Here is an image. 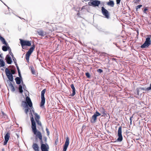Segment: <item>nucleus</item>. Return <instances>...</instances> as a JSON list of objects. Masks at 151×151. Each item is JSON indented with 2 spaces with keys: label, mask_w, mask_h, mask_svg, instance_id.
Here are the masks:
<instances>
[{
  "label": "nucleus",
  "mask_w": 151,
  "mask_h": 151,
  "mask_svg": "<svg viewBox=\"0 0 151 151\" xmlns=\"http://www.w3.org/2000/svg\"><path fill=\"white\" fill-rule=\"evenodd\" d=\"M133 117V116H130V118H129L130 121H131V122L132 121V118Z\"/></svg>",
  "instance_id": "obj_46"
},
{
  "label": "nucleus",
  "mask_w": 151,
  "mask_h": 151,
  "mask_svg": "<svg viewBox=\"0 0 151 151\" xmlns=\"http://www.w3.org/2000/svg\"><path fill=\"white\" fill-rule=\"evenodd\" d=\"M18 75L19 76V78H22V77L21 76V73L20 71H19V72H18Z\"/></svg>",
  "instance_id": "obj_40"
},
{
  "label": "nucleus",
  "mask_w": 151,
  "mask_h": 151,
  "mask_svg": "<svg viewBox=\"0 0 151 151\" xmlns=\"http://www.w3.org/2000/svg\"><path fill=\"white\" fill-rule=\"evenodd\" d=\"M107 4L111 7H113L114 6V3L113 1L109 0L107 3Z\"/></svg>",
  "instance_id": "obj_23"
},
{
  "label": "nucleus",
  "mask_w": 151,
  "mask_h": 151,
  "mask_svg": "<svg viewBox=\"0 0 151 151\" xmlns=\"http://www.w3.org/2000/svg\"><path fill=\"white\" fill-rule=\"evenodd\" d=\"M32 147L35 151H39V147L38 145L36 143H33Z\"/></svg>",
  "instance_id": "obj_16"
},
{
  "label": "nucleus",
  "mask_w": 151,
  "mask_h": 151,
  "mask_svg": "<svg viewBox=\"0 0 151 151\" xmlns=\"http://www.w3.org/2000/svg\"><path fill=\"white\" fill-rule=\"evenodd\" d=\"M132 124V122L130 121V124L131 125Z\"/></svg>",
  "instance_id": "obj_53"
},
{
  "label": "nucleus",
  "mask_w": 151,
  "mask_h": 151,
  "mask_svg": "<svg viewBox=\"0 0 151 151\" xmlns=\"http://www.w3.org/2000/svg\"><path fill=\"white\" fill-rule=\"evenodd\" d=\"M101 114L97 111H96V112L92 116L91 119V122L92 123H94L96 122L97 116L101 115Z\"/></svg>",
  "instance_id": "obj_12"
},
{
  "label": "nucleus",
  "mask_w": 151,
  "mask_h": 151,
  "mask_svg": "<svg viewBox=\"0 0 151 151\" xmlns=\"http://www.w3.org/2000/svg\"><path fill=\"white\" fill-rule=\"evenodd\" d=\"M5 65V63L3 60L0 59V67H3Z\"/></svg>",
  "instance_id": "obj_26"
},
{
  "label": "nucleus",
  "mask_w": 151,
  "mask_h": 151,
  "mask_svg": "<svg viewBox=\"0 0 151 151\" xmlns=\"http://www.w3.org/2000/svg\"><path fill=\"white\" fill-rule=\"evenodd\" d=\"M151 90V83L150 84V86L149 87L147 88H144L143 87H139L137 88L136 90L137 92V94L139 96V92L141 90H143L145 91H148Z\"/></svg>",
  "instance_id": "obj_11"
},
{
  "label": "nucleus",
  "mask_w": 151,
  "mask_h": 151,
  "mask_svg": "<svg viewBox=\"0 0 151 151\" xmlns=\"http://www.w3.org/2000/svg\"><path fill=\"white\" fill-rule=\"evenodd\" d=\"M1 113H2V115L3 116H5V115H6L5 114V113H4V112L3 111H1Z\"/></svg>",
  "instance_id": "obj_48"
},
{
  "label": "nucleus",
  "mask_w": 151,
  "mask_h": 151,
  "mask_svg": "<svg viewBox=\"0 0 151 151\" xmlns=\"http://www.w3.org/2000/svg\"><path fill=\"white\" fill-rule=\"evenodd\" d=\"M4 45L2 46V50L3 51L6 52L10 49L8 44Z\"/></svg>",
  "instance_id": "obj_17"
},
{
  "label": "nucleus",
  "mask_w": 151,
  "mask_h": 151,
  "mask_svg": "<svg viewBox=\"0 0 151 151\" xmlns=\"http://www.w3.org/2000/svg\"><path fill=\"white\" fill-rule=\"evenodd\" d=\"M121 0H116V4H120Z\"/></svg>",
  "instance_id": "obj_44"
},
{
  "label": "nucleus",
  "mask_w": 151,
  "mask_h": 151,
  "mask_svg": "<svg viewBox=\"0 0 151 151\" xmlns=\"http://www.w3.org/2000/svg\"><path fill=\"white\" fill-rule=\"evenodd\" d=\"M6 74L9 81L12 82L13 81V75L15 74L16 72V69H12L10 71L7 68H6L5 70Z\"/></svg>",
  "instance_id": "obj_4"
},
{
  "label": "nucleus",
  "mask_w": 151,
  "mask_h": 151,
  "mask_svg": "<svg viewBox=\"0 0 151 151\" xmlns=\"http://www.w3.org/2000/svg\"><path fill=\"white\" fill-rule=\"evenodd\" d=\"M9 67L13 69H16L15 66L14 65H10L9 66Z\"/></svg>",
  "instance_id": "obj_41"
},
{
  "label": "nucleus",
  "mask_w": 151,
  "mask_h": 151,
  "mask_svg": "<svg viewBox=\"0 0 151 151\" xmlns=\"http://www.w3.org/2000/svg\"><path fill=\"white\" fill-rule=\"evenodd\" d=\"M100 30L101 31H102V28H100Z\"/></svg>",
  "instance_id": "obj_52"
},
{
  "label": "nucleus",
  "mask_w": 151,
  "mask_h": 151,
  "mask_svg": "<svg viewBox=\"0 0 151 151\" xmlns=\"http://www.w3.org/2000/svg\"><path fill=\"white\" fill-rule=\"evenodd\" d=\"M22 85L24 87V86L25 87V84L23 83H22Z\"/></svg>",
  "instance_id": "obj_50"
},
{
  "label": "nucleus",
  "mask_w": 151,
  "mask_h": 151,
  "mask_svg": "<svg viewBox=\"0 0 151 151\" xmlns=\"http://www.w3.org/2000/svg\"><path fill=\"white\" fill-rule=\"evenodd\" d=\"M35 48V46L34 45H32V46L29 48L28 51L29 52H31V53H32L33 51Z\"/></svg>",
  "instance_id": "obj_27"
},
{
  "label": "nucleus",
  "mask_w": 151,
  "mask_h": 151,
  "mask_svg": "<svg viewBox=\"0 0 151 151\" xmlns=\"http://www.w3.org/2000/svg\"><path fill=\"white\" fill-rule=\"evenodd\" d=\"M122 128L121 127H120L118 129V138L116 141H115L114 142H122L123 140V137L122 135Z\"/></svg>",
  "instance_id": "obj_8"
},
{
  "label": "nucleus",
  "mask_w": 151,
  "mask_h": 151,
  "mask_svg": "<svg viewBox=\"0 0 151 151\" xmlns=\"http://www.w3.org/2000/svg\"><path fill=\"white\" fill-rule=\"evenodd\" d=\"M9 54H10V55L12 56H12H14L12 53L11 52V48L9 50Z\"/></svg>",
  "instance_id": "obj_38"
},
{
  "label": "nucleus",
  "mask_w": 151,
  "mask_h": 151,
  "mask_svg": "<svg viewBox=\"0 0 151 151\" xmlns=\"http://www.w3.org/2000/svg\"><path fill=\"white\" fill-rule=\"evenodd\" d=\"M34 115L35 116V119L36 120V119L37 120V119L39 120V119L40 118V117L38 115L37 113H35V114H34Z\"/></svg>",
  "instance_id": "obj_29"
},
{
  "label": "nucleus",
  "mask_w": 151,
  "mask_h": 151,
  "mask_svg": "<svg viewBox=\"0 0 151 151\" xmlns=\"http://www.w3.org/2000/svg\"><path fill=\"white\" fill-rule=\"evenodd\" d=\"M101 3V1L98 0H93V1H90L88 3V5L94 7L98 6Z\"/></svg>",
  "instance_id": "obj_9"
},
{
  "label": "nucleus",
  "mask_w": 151,
  "mask_h": 151,
  "mask_svg": "<svg viewBox=\"0 0 151 151\" xmlns=\"http://www.w3.org/2000/svg\"><path fill=\"white\" fill-rule=\"evenodd\" d=\"M47 137L45 136H44L43 137V141L44 143H47Z\"/></svg>",
  "instance_id": "obj_31"
},
{
  "label": "nucleus",
  "mask_w": 151,
  "mask_h": 151,
  "mask_svg": "<svg viewBox=\"0 0 151 151\" xmlns=\"http://www.w3.org/2000/svg\"><path fill=\"white\" fill-rule=\"evenodd\" d=\"M18 90L19 92L20 93H22L23 92L22 86L21 85H19Z\"/></svg>",
  "instance_id": "obj_25"
},
{
  "label": "nucleus",
  "mask_w": 151,
  "mask_h": 151,
  "mask_svg": "<svg viewBox=\"0 0 151 151\" xmlns=\"http://www.w3.org/2000/svg\"><path fill=\"white\" fill-rule=\"evenodd\" d=\"M101 11L102 14L106 18L108 19L109 18L110 16L109 12L104 6L101 7Z\"/></svg>",
  "instance_id": "obj_10"
},
{
  "label": "nucleus",
  "mask_w": 151,
  "mask_h": 151,
  "mask_svg": "<svg viewBox=\"0 0 151 151\" xmlns=\"http://www.w3.org/2000/svg\"><path fill=\"white\" fill-rule=\"evenodd\" d=\"M137 33H138H138H139V32H138V31H137Z\"/></svg>",
  "instance_id": "obj_56"
},
{
  "label": "nucleus",
  "mask_w": 151,
  "mask_h": 151,
  "mask_svg": "<svg viewBox=\"0 0 151 151\" xmlns=\"http://www.w3.org/2000/svg\"><path fill=\"white\" fill-rule=\"evenodd\" d=\"M46 91V89H44L43 90H42L41 92V101L40 104V106L41 107H43L44 106L45 100V99L44 96V94L45 93Z\"/></svg>",
  "instance_id": "obj_6"
},
{
  "label": "nucleus",
  "mask_w": 151,
  "mask_h": 151,
  "mask_svg": "<svg viewBox=\"0 0 151 151\" xmlns=\"http://www.w3.org/2000/svg\"><path fill=\"white\" fill-rule=\"evenodd\" d=\"M139 138H138V139H136V140H139Z\"/></svg>",
  "instance_id": "obj_54"
},
{
  "label": "nucleus",
  "mask_w": 151,
  "mask_h": 151,
  "mask_svg": "<svg viewBox=\"0 0 151 151\" xmlns=\"http://www.w3.org/2000/svg\"><path fill=\"white\" fill-rule=\"evenodd\" d=\"M100 112L104 114H105V112L106 111L105 110L103 107H101L100 109Z\"/></svg>",
  "instance_id": "obj_28"
},
{
  "label": "nucleus",
  "mask_w": 151,
  "mask_h": 151,
  "mask_svg": "<svg viewBox=\"0 0 151 151\" xmlns=\"http://www.w3.org/2000/svg\"><path fill=\"white\" fill-rule=\"evenodd\" d=\"M36 121L37 122V123L38 125H39L40 126H42V124L40 121L38 119L37 120L36 119Z\"/></svg>",
  "instance_id": "obj_30"
},
{
  "label": "nucleus",
  "mask_w": 151,
  "mask_h": 151,
  "mask_svg": "<svg viewBox=\"0 0 151 151\" xmlns=\"http://www.w3.org/2000/svg\"><path fill=\"white\" fill-rule=\"evenodd\" d=\"M5 60L6 63L9 64H11L12 62L11 57L8 55H6Z\"/></svg>",
  "instance_id": "obj_14"
},
{
  "label": "nucleus",
  "mask_w": 151,
  "mask_h": 151,
  "mask_svg": "<svg viewBox=\"0 0 151 151\" xmlns=\"http://www.w3.org/2000/svg\"><path fill=\"white\" fill-rule=\"evenodd\" d=\"M46 130L47 133V135L48 136L50 134V132L49 131V129L47 128H46Z\"/></svg>",
  "instance_id": "obj_37"
},
{
  "label": "nucleus",
  "mask_w": 151,
  "mask_h": 151,
  "mask_svg": "<svg viewBox=\"0 0 151 151\" xmlns=\"http://www.w3.org/2000/svg\"><path fill=\"white\" fill-rule=\"evenodd\" d=\"M70 87L72 89V93L70 95V96H73L76 94V89L74 84H71L70 85Z\"/></svg>",
  "instance_id": "obj_18"
},
{
  "label": "nucleus",
  "mask_w": 151,
  "mask_h": 151,
  "mask_svg": "<svg viewBox=\"0 0 151 151\" xmlns=\"http://www.w3.org/2000/svg\"><path fill=\"white\" fill-rule=\"evenodd\" d=\"M12 58H13V60L14 62V63H15V64L16 65V64H17V60H16L14 56H12Z\"/></svg>",
  "instance_id": "obj_33"
},
{
  "label": "nucleus",
  "mask_w": 151,
  "mask_h": 151,
  "mask_svg": "<svg viewBox=\"0 0 151 151\" xmlns=\"http://www.w3.org/2000/svg\"><path fill=\"white\" fill-rule=\"evenodd\" d=\"M9 86L10 87L11 91L12 92H14L15 91L14 87L11 82H10Z\"/></svg>",
  "instance_id": "obj_21"
},
{
  "label": "nucleus",
  "mask_w": 151,
  "mask_h": 151,
  "mask_svg": "<svg viewBox=\"0 0 151 151\" xmlns=\"http://www.w3.org/2000/svg\"><path fill=\"white\" fill-rule=\"evenodd\" d=\"M0 40L1 41L3 44L6 45L8 43L6 42L5 39L0 35Z\"/></svg>",
  "instance_id": "obj_22"
},
{
  "label": "nucleus",
  "mask_w": 151,
  "mask_h": 151,
  "mask_svg": "<svg viewBox=\"0 0 151 151\" xmlns=\"http://www.w3.org/2000/svg\"><path fill=\"white\" fill-rule=\"evenodd\" d=\"M97 71L99 73H101L103 72V70L101 69H99L97 70Z\"/></svg>",
  "instance_id": "obj_36"
},
{
  "label": "nucleus",
  "mask_w": 151,
  "mask_h": 151,
  "mask_svg": "<svg viewBox=\"0 0 151 151\" xmlns=\"http://www.w3.org/2000/svg\"><path fill=\"white\" fill-rule=\"evenodd\" d=\"M147 10H148L147 9V7H146V8H145V9H144L143 11V12L144 13L147 14V13H146V11H147Z\"/></svg>",
  "instance_id": "obj_39"
},
{
  "label": "nucleus",
  "mask_w": 151,
  "mask_h": 151,
  "mask_svg": "<svg viewBox=\"0 0 151 151\" xmlns=\"http://www.w3.org/2000/svg\"><path fill=\"white\" fill-rule=\"evenodd\" d=\"M66 140L63 146V151H66L69 143V138L68 137H66Z\"/></svg>",
  "instance_id": "obj_13"
},
{
  "label": "nucleus",
  "mask_w": 151,
  "mask_h": 151,
  "mask_svg": "<svg viewBox=\"0 0 151 151\" xmlns=\"http://www.w3.org/2000/svg\"><path fill=\"white\" fill-rule=\"evenodd\" d=\"M107 115H108L109 116V114L105 113V114H104V115H102V116H107Z\"/></svg>",
  "instance_id": "obj_47"
},
{
  "label": "nucleus",
  "mask_w": 151,
  "mask_h": 151,
  "mask_svg": "<svg viewBox=\"0 0 151 151\" xmlns=\"http://www.w3.org/2000/svg\"><path fill=\"white\" fill-rule=\"evenodd\" d=\"M0 57H1V58H2V57H1V54H0Z\"/></svg>",
  "instance_id": "obj_55"
},
{
  "label": "nucleus",
  "mask_w": 151,
  "mask_h": 151,
  "mask_svg": "<svg viewBox=\"0 0 151 151\" xmlns=\"http://www.w3.org/2000/svg\"><path fill=\"white\" fill-rule=\"evenodd\" d=\"M21 106L26 108L25 110V112L26 114H27L29 110H31L29 108V106L30 108H32V103L30 98L27 96L25 101H22Z\"/></svg>",
  "instance_id": "obj_2"
},
{
  "label": "nucleus",
  "mask_w": 151,
  "mask_h": 151,
  "mask_svg": "<svg viewBox=\"0 0 151 151\" xmlns=\"http://www.w3.org/2000/svg\"><path fill=\"white\" fill-rule=\"evenodd\" d=\"M37 32L39 35L42 36H44L46 35V33L42 30H37Z\"/></svg>",
  "instance_id": "obj_20"
},
{
  "label": "nucleus",
  "mask_w": 151,
  "mask_h": 151,
  "mask_svg": "<svg viewBox=\"0 0 151 151\" xmlns=\"http://www.w3.org/2000/svg\"><path fill=\"white\" fill-rule=\"evenodd\" d=\"M10 134L7 132L4 136V140L8 141L10 137Z\"/></svg>",
  "instance_id": "obj_24"
},
{
  "label": "nucleus",
  "mask_w": 151,
  "mask_h": 151,
  "mask_svg": "<svg viewBox=\"0 0 151 151\" xmlns=\"http://www.w3.org/2000/svg\"><path fill=\"white\" fill-rule=\"evenodd\" d=\"M15 65L16 66V67L17 68V69L18 72H19V71H20V70L19 69V67L18 66L17 64Z\"/></svg>",
  "instance_id": "obj_42"
},
{
  "label": "nucleus",
  "mask_w": 151,
  "mask_h": 151,
  "mask_svg": "<svg viewBox=\"0 0 151 151\" xmlns=\"http://www.w3.org/2000/svg\"><path fill=\"white\" fill-rule=\"evenodd\" d=\"M150 37H147L146 38L145 41L143 45L140 46V47L142 48H147L151 45V41L150 38L151 35L149 36Z\"/></svg>",
  "instance_id": "obj_5"
},
{
  "label": "nucleus",
  "mask_w": 151,
  "mask_h": 151,
  "mask_svg": "<svg viewBox=\"0 0 151 151\" xmlns=\"http://www.w3.org/2000/svg\"><path fill=\"white\" fill-rule=\"evenodd\" d=\"M86 75L88 78H90V75L88 72H87L86 73Z\"/></svg>",
  "instance_id": "obj_35"
},
{
  "label": "nucleus",
  "mask_w": 151,
  "mask_h": 151,
  "mask_svg": "<svg viewBox=\"0 0 151 151\" xmlns=\"http://www.w3.org/2000/svg\"><path fill=\"white\" fill-rule=\"evenodd\" d=\"M32 109V111L31 110V111H32L33 113L34 114H35L34 110V108H33V106L32 108H31Z\"/></svg>",
  "instance_id": "obj_45"
},
{
  "label": "nucleus",
  "mask_w": 151,
  "mask_h": 151,
  "mask_svg": "<svg viewBox=\"0 0 151 151\" xmlns=\"http://www.w3.org/2000/svg\"><path fill=\"white\" fill-rule=\"evenodd\" d=\"M31 54V52L28 51L25 55L26 59L27 62H29V56Z\"/></svg>",
  "instance_id": "obj_19"
},
{
  "label": "nucleus",
  "mask_w": 151,
  "mask_h": 151,
  "mask_svg": "<svg viewBox=\"0 0 151 151\" xmlns=\"http://www.w3.org/2000/svg\"><path fill=\"white\" fill-rule=\"evenodd\" d=\"M35 135V139L37 140L38 138L41 144L40 149L41 151H49V147L47 143H44L42 139V136L41 132H38Z\"/></svg>",
  "instance_id": "obj_1"
},
{
  "label": "nucleus",
  "mask_w": 151,
  "mask_h": 151,
  "mask_svg": "<svg viewBox=\"0 0 151 151\" xmlns=\"http://www.w3.org/2000/svg\"><path fill=\"white\" fill-rule=\"evenodd\" d=\"M142 5H139L137 6L136 7V11H137L138 9H140L142 6Z\"/></svg>",
  "instance_id": "obj_32"
},
{
  "label": "nucleus",
  "mask_w": 151,
  "mask_h": 151,
  "mask_svg": "<svg viewBox=\"0 0 151 151\" xmlns=\"http://www.w3.org/2000/svg\"><path fill=\"white\" fill-rule=\"evenodd\" d=\"M19 18H20V19H22L20 17H19ZM22 19H23V18H22Z\"/></svg>",
  "instance_id": "obj_58"
},
{
  "label": "nucleus",
  "mask_w": 151,
  "mask_h": 151,
  "mask_svg": "<svg viewBox=\"0 0 151 151\" xmlns=\"http://www.w3.org/2000/svg\"><path fill=\"white\" fill-rule=\"evenodd\" d=\"M8 9H9V7H8Z\"/></svg>",
  "instance_id": "obj_59"
},
{
  "label": "nucleus",
  "mask_w": 151,
  "mask_h": 151,
  "mask_svg": "<svg viewBox=\"0 0 151 151\" xmlns=\"http://www.w3.org/2000/svg\"><path fill=\"white\" fill-rule=\"evenodd\" d=\"M8 141V140H4V145H6L7 144V143Z\"/></svg>",
  "instance_id": "obj_43"
},
{
  "label": "nucleus",
  "mask_w": 151,
  "mask_h": 151,
  "mask_svg": "<svg viewBox=\"0 0 151 151\" xmlns=\"http://www.w3.org/2000/svg\"><path fill=\"white\" fill-rule=\"evenodd\" d=\"M30 116V120L31 122V127L32 129V131L34 134L35 135L37 134L38 132H40V131L37 130L36 128V124L35 121L33 114L31 112L30 110V112L29 113Z\"/></svg>",
  "instance_id": "obj_3"
},
{
  "label": "nucleus",
  "mask_w": 151,
  "mask_h": 151,
  "mask_svg": "<svg viewBox=\"0 0 151 151\" xmlns=\"http://www.w3.org/2000/svg\"><path fill=\"white\" fill-rule=\"evenodd\" d=\"M16 83L17 84L19 85L21 83L22 84L23 81L22 80V78H19L18 77H16L15 79Z\"/></svg>",
  "instance_id": "obj_15"
},
{
  "label": "nucleus",
  "mask_w": 151,
  "mask_h": 151,
  "mask_svg": "<svg viewBox=\"0 0 151 151\" xmlns=\"http://www.w3.org/2000/svg\"><path fill=\"white\" fill-rule=\"evenodd\" d=\"M58 139H56V140L55 141V145H57V144H58L57 142H58Z\"/></svg>",
  "instance_id": "obj_49"
},
{
  "label": "nucleus",
  "mask_w": 151,
  "mask_h": 151,
  "mask_svg": "<svg viewBox=\"0 0 151 151\" xmlns=\"http://www.w3.org/2000/svg\"><path fill=\"white\" fill-rule=\"evenodd\" d=\"M19 40L20 43L23 49H25V48L24 47V46H31V43L29 41L24 40L21 39H20Z\"/></svg>",
  "instance_id": "obj_7"
},
{
  "label": "nucleus",
  "mask_w": 151,
  "mask_h": 151,
  "mask_svg": "<svg viewBox=\"0 0 151 151\" xmlns=\"http://www.w3.org/2000/svg\"><path fill=\"white\" fill-rule=\"evenodd\" d=\"M77 15L78 16H79V15H80V13H79V12H78V13H77Z\"/></svg>",
  "instance_id": "obj_51"
},
{
  "label": "nucleus",
  "mask_w": 151,
  "mask_h": 151,
  "mask_svg": "<svg viewBox=\"0 0 151 151\" xmlns=\"http://www.w3.org/2000/svg\"><path fill=\"white\" fill-rule=\"evenodd\" d=\"M31 71L32 72V73L33 74H35V71L34 69V68L33 66L31 67Z\"/></svg>",
  "instance_id": "obj_34"
},
{
  "label": "nucleus",
  "mask_w": 151,
  "mask_h": 151,
  "mask_svg": "<svg viewBox=\"0 0 151 151\" xmlns=\"http://www.w3.org/2000/svg\"><path fill=\"white\" fill-rule=\"evenodd\" d=\"M88 151H91V150H89Z\"/></svg>",
  "instance_id": "obj_57"
}]
</instances>
